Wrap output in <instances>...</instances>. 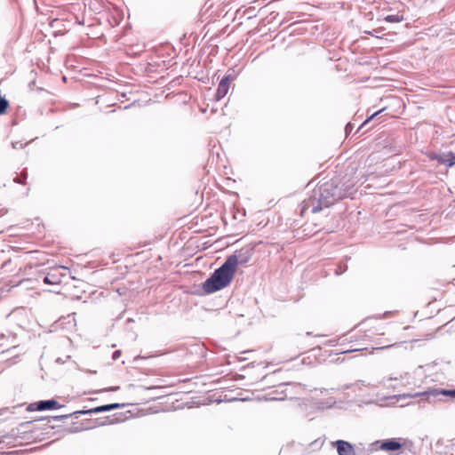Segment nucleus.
I'll list each match as a JSON object with an SVG mask.
<instances>
[{
    "instance_id": "f257e3e1",
    "label": "nucleus",
    "mask_w": 455,
    "mask_h": 455,
    "mask_svg": "<svg viewBox=\"0 0 455 455\" xmlns=\"http://www.w3.org/2000/svg\"><path fill=\"white\" fill-rule=\"evenodd\" d=\"M247 259H240V255L235 253L227 258L224 264L216 269L214 273L202 285L207 294L220 291L231 283L239 265L247 263Z\"/></svg>"
},
{
    "instance_id": "f03ea898",
    "label": "nucleus",
    "mask_w": 455,
    "mask_h": 455,
    "mask_svg": "<svg viewBox=\"0 0 455 455\" xmlns=\"http://www.w3.org/2000/svg\"><path fill=\"white\" fill-rule=\"evenodd\" d=\"M337 187L338 183L332 180L321 184L314 190V196L303 201L300 215L303 216L309 208L313 212H317L322 207H328L343 198V188L339 190Z\"/></svg>"
},
{
    "instance_id": "7ed1b4c3",
    "label": "nucleus",
    "mask_w": 455,
    "mask_h": 455,
    "mask_svg": "<svg viewBox=\"0 0 455 455\" xmlns=\"http://www.w3.org/2000/svg\"><path fill=\"white\" fill-rule=\"evenodd\" d=\"M386 323L378 318L368 317L360 322L355 329L348 334L349 337L346 340L353 341H365L373 339L378 336H382L386 333Z\"/></svg>"
},
{
    "instance_id": "20e7f679",
    "label": "nucleus",
    "mask_w": 455,
    "mask_h": 455,
    "mask_svg": "<svg viewBox=\"0 0 455 455\" xmlns=\"http://www.w3.org/2000/svg\"><path fill=\"white\" fill-rule=\"evenodd\" d=\"M332 181L338 183L339 190L343 188L344 197L347 196L350 190L354 188L359 178L352 176V173H347L344 176H337L331 179Z\"/></svg>"
},
{
    "instance_id": "39448f33",
    "label": "nucleus",
    "mask_w": 455,
    "mask_h": 455,
    "mask_svg": "<svg viewBox=\"0 0 455 455\" xmlns=\"http://www.w3.org/2000/svg\"><path fill=\"white\" fill-rule=\"evenodd\" d=\"M63 405L60 404L56 400H47L31 403L27 406L28 411H41L46 410L60 409Z\"/></svg>"
},
{
    "instance_id": "423d86ee",
    "label": "nucleus",
    "mask_w": 455,
    "mask_h": 455,
    "mask_svg": "<svg viewBox=\"0 0 455 455\" xmlns=\"http://www.w3.org/2000/svg\"><path fill=\"white\" fill-rule=\"evenodd\" d=\"M400 440L401 439H395V438L387 439V440H384L381 442H377L375 443V445L379 443V448L385 451H395L400 450L402 448V446L405 443H402L400 442Z\"/></svg>"
},
{
    "instance_id": "0eeeda50",
    "label": "nucleus",
    "mask_w": 455,
    "mask_h": 455,
    "mask_svg": "<svg viewBox=\"0 0 455 455\" xmlns=\"http://www.w3.org/2000/svg\"><path fill=\"white\" fill-rule=\"evenodd\" d=\"M332 445L337 448L339 455H355L353 445L343 440H339L332 443Z\"/></svg>"
},
{
    "instance_id": "6e6552de",
    "label": "nucleus",
    "mask_w": 455,
    "mask_h": 455,
    "mask_svg": "<svg viewBox=\"0 0 455 455\" xmlns=\"http://www.w3.org/2000/svg\"><path fill=\"white\" fill-rule=\"evenodd\" d=\"M230 86V78L228 76L223 77L221 81L219 84V86L217 88V92L215 94L216 100H220L222 98H224L227 93L228 92Z\"/></svg>"
},
{
    "instance_id": "1a4fd4ad",
    "label": "nucleus",
    "mask_w": 455,
    "mask_h": 455,
    "mask_svg": "<svg viewBox=\"0 0 455 455\" xmlns=\"http://www.w3.org/2000/svg\"><path fill=\"white\" fill-rule=\"evenodd\" d=\"M118 407H119L118 403H111V404L99 406V407L91 409V410L86 411H78V412L79 413H97V412L110 411L112 409H116Z\"/></svg>"
},
{
    "instance_id": "9d476101",
    "label": "nucleus",
    "mask_w": 455,
    "mask_h": 455,
    "mask_svg": "<svg viewBox=\"0 0 455 455\" xmlns=\"http://www.w3.org/2000/svg\"><path fill=\"white\" fill-rule=\"evenodd\" d=\"M439 163L451 167L455 164V154L453 152H448L446 155L441 156Z\"/></svg>"
},
{
    "instance_id": "9b49d317",
    "label": "nucleus",
    "mask_w": 455,
    "mask_h": 455,
    "mask_svg": "<svg viewBox=\"0 0 455 455\" xmlns=\"http://www.w3.org/2000/svg\"><path fill=\"white\" fill-rule=\"evenodd\" d=\"M44 283L45 284H60L61 283V278L59 275L55 273H49L44 278Z\"/></svg>"
},
{
    "instance_id": "f8f14e48",
    "label": "nucleus",
    "mask_w": 455,
    "mask_h": 455,
    "mask_svg": "<svg viewBox=\"0 0 455 455\" xmlns=\"http://www.w3.org/2000/svg\"><path fill=\"white\" fill-rule=\"evenodd\" d=\"M428 395H432L434 396H436L438 395H443L447 396H451V398L455 399V389L454 390H446V389H434L427 392Z\"/></svg>"
},
{
    "instance_id": "ddd939ff",
    "label": "nucleus",
    "mask_w": 455,
    "mask_h": 455,
    "mask_svg": "<svg viewBox=\"0 0 455 455\" xmlns=\"http://www.w3.org/2000/svg\"><path fill=\"white\" fill-rule=\"evenodd\" d=\"M9 108V101L5 99L4 95L2 94L0 90V115L5 114Z\"/></svg>"
},
{
    "instance_id": "4468645a",
    "label": "nucleus",
    "mask_w": 455,
    "mask_h": 455,
    "mask_svg": "<svg viewBox=\"0 0 455 455\" xmlns=\"http://www.w3.org/2000/svg\"><path fill=\"white\" fill-rule=\"evenodd\" d=\"M27 177H28V173H27V172L24 171V172H22L20 173V175L16 176L13 179V181L16 182V183H20V184L25 185L26 184Z\"/></svg>"
},
{
    "instance_id": "2eb2a0df",
    "label": "nucleus",
    "mask_w": 455,
    "mask_h": 455,
    "mask_svg": "<svg viewBox=\"0 0 455 455\" xmlns=\"http://www.w3.org/2000/svg\"><path fill=\"white\" fill-rule=\"evenodd\" d=\"M385 20L387 22H400L403 20V17H400L399 15H387Z\"/></svg>"
},
{
    "instance_id": "dca6fc26",
    "label": "nucleus",
    "mask_w": 455,
    "mask_h": 455,
    "mask_svg": "<svg viewBox=\"0 0 455 455\" xmlns=\"http://www.w3.org/2000/svg\"><path fill=\"white\" fill-rule=\"evenodd\" d=\"M363 349V347L350 346L348 348H346V349L340 351V353H350V352H354V351H360Z\"/></svg>"
},
{
    "instance_id": "f3484780",
    "label": "nucleus",
    "mask_w": 455,
    "mask_h": 455,
    "mask_svg": "<svg viewBox=\"0 0 455 455\" xmlns=\"http://www.w3.org/2000/svg\"><path fill=\"white\" fill-rule=\"evenodd\" d=\"M366 162H369V166H371L372 164H378L379 163V157L377 156H370Z\"/></svg>"
},
{
    "instance_id": "a211bd4d",
    "label": "nucleus",
    "mask_w": 455,
    "mask_h": 455,
    "mask_svg": "<svg viewBox=\"0 0 455 455\" xmlns=\"http://www.w3.org/2000/svg\"><path fill=\"white\" fill-rule=\"evenodd\" d=\"M385 108H382L377 112H374L373 114H371L366 120L365 122L363 123V124H367L369 121L372 120L375 116H377L379 114H380L381 112L384 111Z\"/></svg>"
},
{
    "instance_id": "6ab92c4d",
    "label": "nucleus",
    "mask_w": 455,
    "mask_h": 455,
    "mask_svg": "<svg viewBox=\"0 0 455 455\" xmlns=\"http://www.w3.org/2000/svg\"><path fill=\"white\" fill-rule=\"evenodd\" d=\"M427 156L431 160H436L438 163H439V159H441V156H442L436 155L435 153H430Z\"/></svg>"
},
{
    "instance_id": "aec40b11",
    "label": "nucleus",
    "mask_w": 455,
    "mask_h": 455,
    "mask_svg": "<svg viewBox=\"0 0 455 455\" xmlns=\"http://www.w3.org/2000/svg\"><path fill=\"white\" fill-rule=\"evenodd\" d=\"M275 374H276V372L275 371V372H273L270 375H266L263 379L264 380H267V379H274L275 377Z\"/></svg>"
},
{
    "instance_id": "412c9836",
    "label": "nucleus",
    "mask_w": 455,
    "mask_h": 455,
    "mask_svg": "<svg viewBox=\"0 0 455 455\" xmlns=\"http://www.w3.org/2000/svg\"><path fill=\"white\" fill-rule=\"evenodd\" d=\"M282 384H283V382L280 379L272 380V386L273 387L279 386V385H282Z\"/></svg>"
},
{
    "instance_id": "4be33fe9",
    "label": "nucleus",
    "mask_w": 455,
    "mask_h": 455,
    "mask_svg": "<svg viewBox=\"0 0 455 455\" xmlns=\"http://www.w3.org/2000/svg\"><path fill=\"white\" fill-rule=\"evenodd\" d=\"M378 172V169H375V170H374V171H372V172H367L363 173V176H367V175H369V174H373V173H374V172Z\"/></svg>"
},
{
    "instance_id": "5701e85b",
    "label": "nucleus",
    "mask_w": 455,
    "mask_h": 455,
    "mask_svg": "<svg viewBox=\"0 0 455 455\" xmlns=\"http://www.w3.org/2000/svg\"><path fill=\"white\" fill-rule=\"evenodd\" d=\"M69 415H62V416H59L57 417L58 419H66L68 418Z\"/></svg>"
}]
</instances>
